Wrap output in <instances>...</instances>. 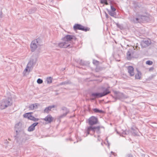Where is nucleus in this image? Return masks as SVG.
Masks as SVG:
<instances>
[{
  "label": "nucleus",
  "mask_w": 157,
  "mask_h": 157,
  "mask_svg": "<svg viewBox=\"0 0 157 157\" xmlns=\"http://www.w3.org/2000/svg\"><path fill=\"white\" fill-rule=\"evenodd\" d=\"M105 140L106 141H107V144H108V145H109V141L108 140V137H107L106 138V139H105Z\"/></svg>",
  "instance_id": "obj_49"
},
{
  "label": "nucleus",
  "mask_w": 157,
  "mask_h": 157,
  "mask_svg": "<svg viewBox=\"0 0 157 157\" xmlns=\"http://www.w3.org/2000/svg\"><path fill=\"white\" fill-rule=\"evenodd\" d=\"M110 8L112 11H115L116 10V9L113 6H111Z\"/></svg>",
  "instance_id": "obj_41"
},
{
  "label": "nucleus",
  "mask_w": 157,
  "mask_h": 157,
  "mask_svg": "<svg viewBox=\"0 0 157 157\" xmlns=\"http://www.w3.org/2000/svg\"><path fill=\"white\" fill-rule=\"evenodd\" d=\"M90 29L87 27H85L84 26H83L82 25V29H81V30L85 31V32H87V31H88L90 30Z\"/></svg>",
  "instance_id": "obj_27"
},
{
  "label": "nucleus",
  "mask_w": 157,
  "mask_h": 157,
  "mask_svg": "<svg viewBox=\"0 0 157 157\" xmlns=\"http://www.w3.org/2000/svg\"><path fill=\"white\" fill-rule=\"evenodd\" d=\"M133 4L135 8H140L141 6L140 4L136 1H133Z\"/></svg>",
  "instance_id": "obj_19"
},
{
  "label": "nucleus",
  "mask_w": 157,
  "mask_h": 157,
  "mask_svg": "<svg viewBox=\"0 0 157 157\" xmlns=\"http://www.w3.org/2000/svg\"><path fill=\"white\" fill-rule=\"evenodd\" d=\"M44 120L45 121L48 122V123H51L53 121V118L50 115H48L45 117Z\"/></svg>",
  "instance_id": "obj_15"
},
{
  "label": "nucleus",
  "mask_w": 157,
  "mask_h": 157,
  "mask_svg": "<svg viewBox=\"0 0 157 157\" xmlns=\"http://www.w3.org/2000/svg\"><path fill=\"white\" fill-rule=\"evenodd\" d=\"M79 63L80 65L82 66H86L88 65L89 64L88 62L84 61L82 59L80 60Z\"/></svg>",
  "instance_id": "obj_18"
},
{
  "label": "nucleus",
  "mask_w": 157,
  "mask_h": 157,
  "mask_svg": "<svg viewBox=\"0 0 157 157\" xmlns=\"http://www.w3.org/2000/svg\"><path fill=\"white\" fill-rule=\"evenodd\" d=\"M110 93V92L107 88L103 92L93 93L91 94L90 95V97H92L90 98V99L91 100H94L96 98H101L107 95Z\"/></svg>",
  "instance_id": "obj_2"
},
{
  "label": "nucleus",
  "mask_w": 157,
  "mask_h": 157,
  "mask_svg": "<svg viewBox=\"0 0 157 157\" xmlns=\"http://www.w3.org/2000/svg\"><path fill=\"white\" fill-rule=\"evenodd\" d=\"M109 4L111 6H113V4H116V3L115 2H113L112 0H109Z\"/></svg>",
  "instance_id": "obj_40"
},
{
  "label": "nucleus",
  "mask_w": 157,
  "mask_h": 157,
  "mask_svg": "<svg viewBox=\"0 0 157 157\" xmlns=\"http://www.w3.org/2000/svg\"><path fill=\"white\" fill-rule=\"evenodd\" d=\"M154 69V68L153 67H151L149 68V71H151L153 70Z\"/></svg>",
  "instance_id": "obj_47"
},
{
  "label": "nucleus",
  "mask_w": 157,
  "mask_h": 157,
  "mask_svg": "<svg viewBox=\"0 0 157 157\" xmlns=\"http://www.w3.org/2000/svg\"><path fill=\"white\" fill-rule=\"evenodd\" d=\"M62 109L63 111V112H65V113H66L67 114L69 112V109L65 107H63L62 108Z\"/></svg>",
  "instance_id": "obj_24"
},
{
  "label": "nucleus",
  "mask_w": 157,
  "mask_h": 157,
  "mask_svg": "<svg viewBox=\"0 0 157 157\" xmlns=\"http://www.w3.org/2000/svg\"><path fill=\"white\" fill-rule=\"evenodd\" d=\"M37 40H33L32 41L30 44V48L32 52H34L37 47V45L36 44Z\"/></svg>",
  "instance_id": "obj_11"
},
{
  "label": "nucleus",
  "mask_w": 157,
  "mask_h": 157,
  "mask_svg": "<svg viewBox=\"0 0 157 157\" xmlns=\"http://www.w3.org/2000/svg\"><path fill=\"white\" fill-rule=\"evenodd\" d=\"M128 72L131 76H134V68L132 66H129L127 68Z\"/></svg>",
  "instance_id": "obj_13"
},
{
  "label": "nucleus",
  "mask_w": 157,
  "mask_h": 157,
  "mask_svg": "<svg viewBox=\"0 0 157 157\" xmlns=\"http://www.w3.org/2000/svg\"><path fill=\"white\" fill-rule=\"evenodd\" d=\"M116 25L117 26V27L120 29H123V26L118 23H116Z\"/></svg>",
  "instance_id": "obj_34"
},
{
  "label": "nucleus",
  "mask_w": 157,
  "mask_h": 157,
  "mask_svg": "<svg viewBox=\"0 0 157 157\" xmlns=\"http://www.w3.org/2000/svg\"><path fill=\"white\" fill-rule=\"evenodd\" d=\"M98 126L100 128V129L101 128H103L104 129L105 128L103 126Z\"/></svg>",
  "instance_id": "obj_50"
},
{
  "label": "nucleus",
  "mask_w": 157,
  "mask_h": 157,
  "mask_svg": "<svg viewBox=\"0 0 157 157\" xmlns=\"http://www.w3.org/2000/svg\"><path fill=\"white\" fill-rule=\"evenodd\" d=\"M113 92L115 96L114 97L113 96V97L115 99V100L114 101H116L117 99L121 101H123L125 99L127 98V97L126 96L120 92L117 91H114Z\"/></svg>",
  "instance_id": "obj_4"
},
{
  "label": "nucleus",
  "mask_w": 157,
  "mask_h": 157,
  "mask_svg": "<svg viewBox=\"0 0 157 157\" xmlns=\"http://www.w3.org/2000/svg\"><path fill=\"white\" fill-rule=\"evenodd\" d=\"M67 115V114L64 113L63 114H61L59 116V118L60 119L62 118L65 117Z\"/></svg>",
  "instance_id": "obj_38"
},
{
  "label": "nucleus",
  "mask_w": 157,
  "mask_h": 157,
  "mask_svg": "<svg viewBox=\"0 0 157 157\" xmlns=\"http://www.w3.org/2000/svg\"><path fill=\"white\" fill-rule=\"evenodd\" d=\"M58 45L60 48H67L72 47V46H71L68 43L66 42L65 41L59 43Z\"/></svg>",
  "instance_id": "obj_10"
},
{
  "label": "nucleus",
  "mask_w": 157,
  "mask_h": 157,
  "mask_svg": "<svg viewBox=\"0 0 157 157\" xmlns=\"http://www.w3.org/2000/svg\"><path fill=\"white\" fill-rule=\"evenodd\" d=\"M90 130L89 128L88 127L87 128V129L86 130V132L87 133V135L86 136H87V135H89L90 134Z\"/></svg>",
  "instance_id": "obj_39"
},
{
  "label": "nucleus",
  "mask_w": 157,
  "mask_h": 157,
  "mask_svg": "<svg viewBox=\"0 0 157 157\" xmlns=\"http://www.w3.org/2000/svg\"><path fill=\"white\" fill-rule=\"evenodd\" d=\"M32 113H33L32 112L25 113L23 115V117L25 118H27L29 119L30 117V116L31 115Z\"/></svg>",
  "instance_id": "obj_22"
},
{
  "label": "nucleus",
  "mask_w": 157,
  "mask_h": 157,
  "mask_svg": "<svg viewBox=\"0 0 157 157\" xmlns=\"http://www.w3.org/2000/svg\"><path fill=\"white\" fill-rule=\"evenodd\" d=\"M105 17L106 18H108L109 17V16L108 14L105 12Z\"/></svg>",
  "instance_id": "obj_51"
},
{
  "label": "nucleus",
  "mask_w": 157,
  "mask_h": 157,
  "mask_svg": "<svg viewBox=\"0 0 157 157\" xmlns=\"http://www.w3.org/2000/svg\"><path fill=\"white\" fill-rule=\"evenodd\" d=\"M37 82L38 83L40 84L43 83V81L42 79L39 78L37 79Z\"/></svg>",
  "instance_id": "obj_36"
},
{
  "label": "nucleus",
  "mask_w": 157,
  "mask_h": 157,
  "mask_svg": "<svg viewBox=\"0 0 157 157\" xmlns=\"http://www.w3.org/2000/svg\"><path fill=\"white\" fill-rule=\"evenodd\" d=\"M107 0H100V2L101 4H104Z\"/></svg>",
  "instance_id": "obj_44"
},
{
  "label": "nucleus",
  "mask_w": 157,
  "mask_h": 157,
  "mask_svg": "<svg viewBox=\"0 0 157 157\" xmlns=\"http://www.w3.org/2000/svg\"><path fill=\"white\" fill-rule=\"evenodd\" d=\"M151 44L150 40H144L140 43V45L142 48H146L149 46Z\"/></svg>",
  "instance_id": "obj_8"
},
{
  "label": "nucleus",
  "mask_w": 157,
  "mask_h": 157,
  "mask_svg": "<svg viewBox=\"0 0 157 157\" xmlns=\"http://www.w3.org/2000/svg\"><path fill=\"white\" fill-rule=\"evenodd\" d=\"M34 105L33 104L31 105L29 107V109L31 110H33L35 109Z\"/></svg>",
  "instance_id": "obj_37"
},
{
  "label": "nucleus",
  "mask_w": 157,
  "mask_h": 157,
  "mask_svg": "<svg viewBox=\"0 0 157 157\" xmlns=\"http://www.w3.org/2000/svg\"><path fill=\"white\" fill-rule=\"evenodd\" d=\"M34 120H33V121H38L39 120V119L38 118H36L35 117H34Z\"/></svg>",
  "instance_id": "obj_48"
},
{
  "label": "nucleus",
  "mask_w": 157,
  "mask_h": 157,
  "mask_svg": "<svg viewBox=\"0 0 157 157\" xmlns=\"http://www.w3.org/2000/svg\"><path fill=\"white\" fill-rule=\"evenodd\" d=\"M36 63V60L33 59H31L28 64L27 67L30 68L31 67H33L35 64Z\"/></svg>",
  "instance_id": "obj_14"
},
{
  "label": "nucleus",
  "mask_w": 157,
  "mask_h": 157,
  "mask_svg": "<svg viewBox=\"0 0 157 157\" xmlns=\"http://www.w3.org/2000/svg\"><path fill=\"white\" fill-rule=\"evenodd\" d=\"M104 4H105L106 5H109V3H108V2H107V0L105 2V3Z\"/></svg>",
  "instance_id": "obj_52"
},
{
  "label": "nucleus",
  "mask_w": 157,
  "mask_h": 157,
  "mask_svg": "<svg viewBox=\"0 0 157 157\" xmlns=\"http://www.w3.org/2000/svg\"><path fill=\"white\" fill-rule=\"evenodd\" d=\"M117 133H118V132H117ZM128 133V131L125 130L124 131H122L121 133L120 132L119 133L120 134V136H124V135H127Z\"/></svg>",
  "instance_id": "obj_25"
},
{
  "label": "nucleus",
  "mask_w": 157,
  "mask_h": 157,
  "mask_svg": "<svg viewBox=\"0 0 157 157\" xmlns=\"http://www.w3.org/2000/svg\"><path fill=\"white\" fill-rule=\"evenodd\" d=\"M93 63L94 65H98L99 64V62L94 59L93 60Z\"/></svg>",
  "instance_id": "obj_33"
},
{
  "label": "nucleus",
  "mask_w": 157,
  "mask_h": 157,
  "mask_svg": "<svg viewBox=\"0 0 157 157\" xmlns=\"http://www.w3.org/2000/svg\"><path fill=\"white\" fill-rule=\"evenodd\" d=\"M13 102L12 97L11 95L4 98L0 101V110L5 109L11 106Z\"/></svg>",
  "instance_id": "obj_1"
},
{
  "label": "nucleus",
  "mask_w": 157,
  "mask_h": 157,
  "mask_svg": "<svg viewBox=\"0 0 157 157\" xmlns=\"http://www.w3.org/2000/svg\"><path fill=\"white\" fill-rule=\"evenodd\" d=\"M109 14L112 17H114V15H116V13L115 11H113L108 10Z\"/></svg>",
  "instance_id": "obj_29"
},
{
  "label": "nucleus",
  "mask_w": 157,
  "mask_h": 157,
  "mask_svg": "<svg viewBox=\"0 0 157 157\" xmlns=\"http://www.w3.org/2000/svg\"><path fill=\"white\" fill-rule=\"evenodd\" d=\"M28 68H29L28 67H27L25 69V71H27L28 70Z\"/></svg>",
  "instance_id": "obj_54"
},
{
  "label": "nucleus",
  "mask_w": 157,
  "mask_h": 157,
  "mask_svg": "<svg viewBox=\"0 0 157 157\" xmlns=\"http://www.w3.org/2000/svg\"><path fill=\"white\" fill-rule=\"evenodd\" d=\"M36 9L35 8H33L29 9L28 12L29 14H32L35 13L36 11Z\"/></svg>",
  "instance_id": "obj_23"
},
{
  "label": "nucleus",
  "mask_w": 157,
  "mask_h": 157,
  "mask_svg": "<svg viewBox=\"0 0 157 157\" xmlns=\"http://www.w3.org/2000/svg\"><path fill=\"white\" fill-rule=\"evenodd\" d=\"M126 156L127 157H133L132 154H129L126 155Z\"/></svg>",
  "instance_id": "obj_46"
},
{
  "label": "nucleus",
  "mask_w": 157,
  "mask_h": 157,
  "mask_svg": "<svg viewBox=\"0 0 157 157\" xmlns=\"http://www.w3.org/2000/svg\"><path fill=\"white\" fill-rule=\"evenodd\" d=\"M95 132H96L98 134H99L101 133V131L100 129V128L98 126H95Z\"/></svg>",
  "instance_id": "obj_28"
},
{
  "label": "nucleus",
  "mask_w": 157,
  "mask_h": 157,
  "mask_svg": "<svg viewBox=\"0 0 157 157\" xmlns=\"http://www.w3.org/2000/svg\"><path fill=\"white\" fill-rule=\"evenodd\" d=\"M37 40V42H36V44L37 45H40V43L41 42V40L39 38H38L36 40Z\"/></svg>",
  "instance_id": "obj_31"
},
{
  "label": "nucleus",
  "mask_w": 157,
  "mask_h": 157,
  "mask_svg": "<svg viewBox=\"0 0 157 157\" xmlns=\"http://www.w3.org/2000/svg\"><path fill=\"white\" fill-rule=\"evenodd\" d=\"M82 25L81 24H76L73 26V29L75 31L78 30H81L82 29Z\"/></svg>",
  "instance_id": "obj_17"
},
{
  "label": "nucleus",
  "mask_w": 157,
  "mask_h": 157,
  "mask_svg": "<svg viewBox=\"0 0 157 157\" xmlns=\"http://www.w3.org/2000/svg\"><path fill=\"white\" fill-rule=\"evenodd\" d=\"M34 119H35L34 118V117H33V116H32L31 115V116H30V118H29V120H31L33 121V120H34Z\"/></svg>",
  "instance_id": "obj_42"
},
{
  "label": "nucleus",
  "mask_w": 157,
  "mask_h": 157,
  "mask_svg": "<svg viewBox=\"0 0 157 157\" xmlns=\"http://www.w3.org/2000/svg\"><path fill=\"white\" fill-rule=\"evenodd\" d=\"M46 80L48 83H50L52 82V77H49L47 78Z\"/></svg>",
  "instance_id": "obj_32"
},
{
  "label": "nucleus",
  "mask_w": 157,
  "mask_h": 157,
  "mask_svg": "<svg viewBox=\"0 0 157 157\" xmlns=\"http://www.w3.org/2000/svg\"><path fill=\"white\" fill-rule=\"evenodd\" d=\"M55 107V105H52L49 106L48 107H46L44 110V113H48L49 111L51 110L52 109L54 108Z\"/></svg>",
  "instance_id": "obj_16"
},
{
  "label": "nucleus",
  "mask_w": 157,
  "mask_h": 157,
  "mask_svg": "<svg viewBox=\"0 0 157 157\" xmlns=\"http://www.w3.org/2000/svg\"><path fill=\"white\" fill-rule=\"evenodd\" d=\"M131 128L132 130H133L134 131L133 132H134L136 135H137V132H136L135 131V128L132 127Z\"/></svg>",
  "instance_id": "obj_43"
},
{
  "label": "nucleus",
  "mask_w": 157,
  "mask_h": 157,
  "mask_svg": "<svg viewBox=\"0 0 157 157\" xmlns=\"http://www.w3.org/2000/svg\"><path fill=\"white\" fill-rule=\"evenodd\" d=\"M33 105H34V107H35V109H36L37 108V106L38 105H39L37 103H35L34 104H33Z\"/></svg>",
  "instance_id": "obj_45"
},
{
  "label": "nucleus",
  "mask_w": 157,
  "mask_h": 157,
  "mask_svg": "<svg viewBox=\"0 0 157 157\" xmlns=\"http://www.w3.org/2000/svg\"><path fill=\"white\" fill-rule=\"evenodd\" d=\"M16 135L14 136L15 139L16 140L17 142H18L20 140H21V138L23 139V137L24 136L23 132L22 131L16 130Z\"/></svg>",
  "instance_id": "obj_7"
},
{
  "label": "nucleus",
  "mask_w": 157,
  "mask_h": 157,
  "mask_svg": "<svg viewBox=\"0 0 157 157\" xmlns=\"http://www.w3.org/2000/svg\"><path fill=\"white\" fill-rule=\"evenodd\" d=\"M98 140H99V141H100V140H99V139H98Z\"/></svg>",
  "instance_id": "obj_55"
},
{
  "label": "nucleus",
  "mask_w": 157,
  "mask_h": 157,
  "mask_svg": "<svg viewBox=\"0 0 157 157\" xmlns=\"http://www.w3.org/2000/svg\"><path fill=\"white\" fill-rule=\"evenodd\" d=\"M135 49L132 48H130L127 53V58L128 60L131 59L132 58Z\"/></svg>",
  "instance_id": "obj_9"
},
{
  "label": "nucleus",
  "mask_w": 157,
  "mask_h": 157,
  "mask_svg": "<svg viewBox=\"0 0 157 157\" xmlns=\"http://www.w3.org/2000/svg\"><path fill=\"white\" fill-rule=\"evenodd\" d=\"M141 75V72L139 71H137V73L135 75V78L136 79H140Z\"/></svg>",
  "instance_id": "obj_20"
},
{
  "label": "nucleus",
  "mask_w": 157,
  "mask_h": 157,
  "mask_svg": "<svg viewBox=\"0 0 157 157\" xmlns=\"http://www.w3.org/2000/svg\"><path fill=\"white\" fill-rule=\"evenodd\" d=\"M98 137H99V135H98Z\"/></svg>",
  "instance_id": "obj_56"
},
{
  "label": "nucleus",
  "mask_w": 157,
  "mask_h": 157,
  "mask_svg": "<svg viewBox=\"0 0 157 157\" xmlns=\"http://www.w3.org/2000/svg\"><path fill=\"white\" fill-rule=\"evenodd\" d=\"M39 123L36 122L32 124L31 125L29 126L28 129V131L29 132H32L35 130V127L37 126Z\"/></svg>",
  "instance_id": "obj_12"
},
{
  "label": "nucleus",
  "mask_w": 157,
  "mask_h": 157,
  "mask_svg": "<svg viewBox=\"0 0 157 157\" xmlns=\"http://www.w3.org/2000/svg\"><path fill=\"white\" fill-rule=\"evenodd\" d=\"M71 83V82L69 81H67L64 82H63L60 84V85H64L66 84H68Z\"/></svg>",
  "instance_id": "obj_30"
},
{
  "label": "nucleus",
  "mask_w": 157,
  "mask_h": 157,
  "mask_svg": "<svg viewBox=\"0 0 157 157\" xmlns=\"http://www.w3.org/2000/svg\"><path fill=\"white\" fill-rule=\"evenodd\" d=\"M76 39V38L74 36L67 35L63 38L62 40L63 41L68 43L69 41L72 40L75 41Z\"/></svg>",
  "instance_id": "obj_6"
},
{
  "label": "nucleus",
  "mask_w": 157,
  "mask_h": 157,
  "mask_svg": "<svg viewBox=\"0 0 157 157\" xmlns=\"http://www.w3.org/2000/svg\"><path fill=\"white\" fill-rule=\"evenodd\" d=\"M153 63L152 61H150V60H147V61L146 62V63L148 65H151Z\"/></svg>",
  "instance_id": "obj_35"
},
{
  "label": "nucleus",
  "mask_w": 157,
  "mask_h": 157,
  "mask_svg": "<svg viewBox=\"0 0 157 157\" xmlns=\"http://www.w3.org/2000/svg\"><path fill=\"white\" fill-rule=\"evenodd\" d=\"M98 118L94 116H92L90 117L88 120V123L90 126H93L98 124Z\"/></svg>",
  "instance_id": "obj_5"
},
{
  "label": "nucleus",
  "mask_w": 157,
  "mask_h": 157,
  "mask_svg": "<svg viewBox=\"0 0 157 157\" xmlns=\"http://www.w3.org/2000/svg\"><path fill=\"white\" fill-rule=\"evenodd\" d=\"M148 19V17L145 16L138 14L137 17L133 16L130 18V21L136 24L140 23L142 21H146Z\"/></svg>",
  "instance_id": "obj_3"
},
{
  "label": "nucleus",
  "mask_w": 157,
  "mask_h": 157,
  "mask_svg": "<svg viewBox=\"0 0 157 157\" xmlns=\"http://www.w3.org/2000/svg\"><path fill=\"white\" fill-rule=\"evenodd\" d=\"M93 110L95 113H104V111L102 110H100L97 108L93 109Z\"/></svg>",
  "instance_id": "obj_21"
},
{
  "label": "nucleus",
  "mask_w": 157,
  "mask_h": 157,
  "mask_svg": "<svg viewBox=\"0 0 157 157\" xmlns=\"http://www.w3.org/2000/svg\"><path fill=\"white\" fill-rule=\"evenodd\" d=\"M2 12H0V17H2Z\"/></svg>",
  "instance_id": "obj_53"
},
{
  "label": "nucleus",
  "mask_w": 157,
  "mask_h": 157,
  "mask_svg": "<svg viewBox=\"0 0 157 157\" xmlns=\"http://www.w3.org/2000/svg\"><path fill=\"white\" fill-rule=\"evenodd\" d=\"M90 131H92L94 133L95 132V126H90L88 127Z\"/></svg>",
  "instance_id": "obj_26"
}]
</instances>
